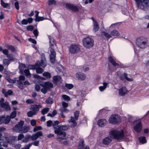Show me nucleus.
<instances>
[{"instance_id": "18", "label": "nucleus", "mask_w": 149, "mask_h": 149, "mask_svg": "<svg viewBox=\"0 0 149 149\" xmlns=\"http://www.w3.org/2000/svg\"><path fill=\"white\" fill-rule=\"evenodd\" d=\"M66 7L74 12H77L78 10V9L77 6L69 3L66 4Z\"/></svg>"}, {"instance_id": "19", "label": "nucleus", "mask_w": 149, "mask_h": 149, "mask_svg": "<svg viewBox=\"0 0 149 149\" xmlns=\"http://www.w3.org/2000/svg\"><path fill=\"white\" fill-rule=\"evenodd\" d=\"M118 75L119 76L120 79L122 81H123L124 80V77L127 81H133V79L128 77L127 76V74L125 73H124L123 74L124 77H123L122 75H120L119 74H118Z\"/></svg>"}, {"instance_id": "58", "label": "nucleus", "mask_w": 149, "mask_h": 149, "mask_svg": "<svg viewBox=\"0 0 149 149\" xmlns=\"http://www.w3.org/2000/svg\"><path fill=\"white\" fill-rule=\"evenodd\" d=\"M46 102L47 103L49 104H51L53 102L52 100L50 98H47L46 100Z\"/></svg>"}, {"instance_id": "2", "label": "nucleus", "mask_w": 149, "mask_h": 149, "mask_svg": "<svg viewBox=\"0 0 149 149\" xmlns=\"http://www.w3.org/2000/svg\"><path fill=\"white\" fill-rule=\"evenodd\" d=\"M110 135L113 138L118 141L122 140L124 136V132L123 130L112 131L110 132Z\"/></svg>"}, {"instance_id": "14", "label": "nucleus", "mask_w": 149, "mask_h": 149, "mask_svg": "<svg viewBox=\"0 0 149 149\" xmlns=\"http://www.w3.org/2000/svg\"><path fill=\"white\" fill-rule=\"evenodd\" d=\"M136 125L134 127V130L137 132H140L141 130L142 126L141 122L140 120L136 121Z\"/></svg>"}, {"instance_id": "16", "label": "nucleus", "mask_w": 149, "mask_h": 149, "mask_svg": "<svg viewBox=\"0 0 149 149\" xmlns=\"http://www.w3.org/2000/svg\"><path fill=\"white\" fill-rule=\"evenodd\" d=\"M91 19L93 21V31L95 32L98 31L99 28L98 24L97 22L95 20V19L93 17H92Z\"/></svg>"}, {"instance_id": "22", "label": "nucleus", "mask_w": 149, "mask_h": 149, "mask_svg": "<svg viewBox=\"0 0 149 149\" xmlns=\"http://www.w3.org/2000/svg\"><path fill=\"white\" fill-rule=\"evenodd\" d=\"M1 107L6 111H9L11 110V108L9 105V103L8 102H5L2 106L1 105Z\"/></svg>"}, {"instance_id": "26", "label": "nucleus", "mask_w": 149, "mask_h": 149, "mask_svg": "<svg viewBox=\"0 0 149 149\" xmlns=\"http://www.w3.org/2000/svg\"><path fill=\"white\" fill-rule=\"evenodd\" d=\"M49 43H50V47L51 48H55L56 47V44L54 42V39L50 37L49 38Z\"/></svg>"}, {"instance_id": "20", "label": "nucleus", "mask_w": 149, "mask_h": 149, "mask_svg": "<svg viewBox=\"0 0 149 149\" xmlns=\"http://www.w3.org/2000/svg\"><path fill=\"white\" fill-rule=\"evenodd\" d=\"M127 92L126 88L125 87H123L119 90V94L120 96L125 95Z\"/></svg>"}, {"instance_id": "17", "label": "nucleus", "mask_w": 149, "mask_h": 149, "mask_svg": "<svg viewBox=\"0 0 149 149\" xmlns=\"http://www.w3.org/2000/svg\"><path fill=\"white\" fill-rule=\"evenodd\" d=\"M42 106L40 104L38 105L36 104H33L31 106V109L35 113L39 110V109L42 107Z\"/></svg>"}, {"instance_id": "57", "label": "nucleus", "mask_w": 149, "mask_h": 149, "mask_svg": "<svg viewBox=\"0 0 149 149\" xmlns=\"http://www.w3.org/2000/svg\"><path fill=\"white\" fill-rule=\"evenodd\" d=\"M43 88L41 89V91L43 93L45 94L46 93L48 89L46 88L45 86H42Z\"/></svg>"}, {"instance_id": "60", "label": "nucleus", "mask_w": 149, "mask_h": 149, "mask_svg": "<svg viewBox=\"0 0 149 149\" xmlns=\"http://www.w3.org/2000/svg\"><path fill=\"white\" fill-rule=\"evenodd\" d=\"M122 13L123 14L126 15H128L129 14V12L128 10L126 9H125L124 10H122Z\"/></svg>"}, {"instance_id": "13", "label": "nucleus", "mask_w": 149, "mask_h": 149, "mask_svg": "<svg viewBox=\"0 0 149 149\" xmlns=\"http://www.w3.org/2000/svg\"><path fill=\"white\" fill-rule=\"evenodd\" d=\"M76 78L78 80L83 81L85 79L86 75L83 73L78 72L75 74Z\"/></svg>"}, {"instance_id": "25", "label": "nucleus", "mask_w": 149, "mask_h": 149, "mask_svg": "<svg viewBox=\"0 0 149 149\" xmlns=\"http://www.w3.org/2000/svg\"><path fill=\"white\" fill-rule=\"evenodd\" d=\"M41 86H45L48 89L49 88H52L53 87V84L49 81L45 82Z\"/></svg>"}, {"instance_id": "59", "label": "nucleus", "mask_w": 149, "mask_h": 149, "mask_svg": "<svg viewBox=\"0 0 149 149\" xmlns=\"http://www.w3.org/2000/svg\"><path fill=\"white\" fill-rule=\"evenodd\" d=\"M41 129H42L41 127L40 126H36L34 128L33 131L34 132H35L38 130H41Z\"/></svg>"}, {"instance_id": "47", "label": "nucleus", "mask_w": 149, "mask_h": 149, "mask_svg": "<svg viewBox=\"0 0 149 149\" xmlns=\"http://www.w3.org/2000/svg\"><path fill=\"white\" fill-rule=\"evenodd\" d=\"M57 113V111L56 110H54L52 113H49L47 115V116L53 117Z\"/></svg>"}, {"instance_id": "48", "label": "nucleus", "mask_w": 149, "mask_h": 149, "mask_svg": "<svg viewBox=\"0 0 149 149\" xmlns=\"http://www.w3.org/2000/svg\"><path fill=\"white\" fill-rule=\"evenodd\" d=\"M24 72L27 77H29L31 76V74L30 73L28 69H25L24 70Z\"/></svg>"}, {"instance_id": "9", "label": "nucleus", "mask_w": 149, "mask_h": 149, "mask_svg": "<svg viewBox=\"0 0 149 149\" xmlns=\"http://www.w3.org/2000/svg\"><path fill=\"white\" fill-rule=\"evenodd\" d=\"M136 44L137 46L141 48H143L146 47V42L144 40V38L143 37L137 38Z\"/></svg>"}, {"instance_id": "7", "label": "nucleus", "mask_w": 149, "mask_h": 149, "mask_svg": "<svg viewBox=\"0 0 149 149\" xmlns=\"http://www.w3.org/2000/svg\"><path fill=\"white\" fill-rule=\"evenodd\" d=\"M68 49L69 51L71 54H75L79 51L80 47L79 45L74 43L70 45Z\"/></svg>"}, {"instance_id": "11", "label": "nucleus", "mask_w": 149, "mask_h": 149, "mask_svg": "<svg viewBox=\"0 0 149 149\" xmlns=\"http://www.w3.org/2000/svg\"><path fill=\"white\" fill-rule=\"evenodd\" d=\"M53 82L54 84L59 86L62 83L63 80L61 76L56 75L53 77Z\"/></svg>"}, {"instance_id": "53", "label": "nucleus", "mask_w": 149, "mask_h": 149, "mask_svg": "<svg viewBox=\"0 0 149 149\" xmlns=\"http://www.w3.org/2000/svg\"><path fill=\"white\" fill-rule=\"evenodd\" d=\"M32 145V143H29L28 144L25 145L24 147L22 148L21 149H29Z\"/></svg>"}, {"instance_id": "64", "label": "nucleus", "mask_w": 149, "mask_h": 149, "mask_svg": "<svg viewBox=\"0 0 149 149\" xmlns=\"http://www.w3.org/2000/svg\"><path fill=\"white\" fill-rule=\"evenodd\" d=\"M36 122L34 120H32L31 121V124L33 126H35L36 125Z\"/></svg>"}, {"instance_id": "40", "label": "nucleus", "mask_w": 149, "mask_h": 149, "mask_svg": "<svg viewBox=\"0 0 149 149\" xmlns=\"http://www.w3.org/2000/svg\"><path fill=\"white\" fill-rule=\"evenodd\" d=\"M46 19L45 18L43 17H39L38 16L36 17L35 18V20L36 22H39L40 21H42L44 19Z\"/></svg>"}, {"instance_id": "54", "label": "nucleus", "mask_w": 149, "mask_h": 149, "mask_svg": "<svg viewBox=\"0 0 149 149\" xmlns=\"http://www.w3.org/2000/svg\"><path fill=\"white\" fill-rule=\"evenodd\" d=\"M84 141H82L78 145L79 149H83L84 147Z\"/></svg>"}, {"instance_id": "3", "label": "nucleus", "mask_w": 149, "mask_h": 149, "mask_svg": "<svg viewBox=\"0 0 149 149\" xmlns=\"http://www.w3.org/2000/svg\"><path fill=\"white\" fill-rule=\"evenodd\" d=\"M102 35L107 38H109L113 37H118L120 38L123 37V36L120 32L115 29L111 31L110 34L105 32H102Z\"/></svg>"}, {"instance_id": "44", "label": "nucleus", "mask_w": 149, "mask_h": 149, "mask_svg": "<svg viewBox=\"0 0 149 149\" xmlns=\"http://www.w3.org/2000/svg\"><path fill=\"white\" fill-rule=\"evenodd\" d=\"M36 113L33 111L32 110L29 111L27 113V115L29 117H32L33 115H35Z\"/></svg>"}, {"instance_id": "43", "label": "nucleus", "mask_w": 149, "mask_h": 149, "mask_svg": "<svg viewBox=\"0 0 149 149\" xmlns=\"http://www.w3.org/2000/svg\"><path fill=\"white\" fill-rule=\"evenodd\" d=\"M10 118H11L9 116H7L6 117V118H5L4 123L5 124L8 123L10 121Z\"/></svg>"}, {"instance_id": "35", "label": "nucleus", "mask_w": 149, "mask_h": 149, "mask_svg": "<svg viewBox=\"0 0 149 149\" xmlns=\"http://www.w3.org/2000/svg\"><path fill=\"white\" fill-rule=\"evenodd\" d=\"M5 47L8 49L11 50L12 52H14L15 51L14 47L12 45H6Z\"/></svg>"}, {"instance_id": "1", "label": "nucleus", "mask_w": 149, "mask_h": 149, "mask_svg": "<svg viewBox=\"0 0 149 149\" xmlns=\"http://www.w3.org/2000/svg\"><path fill=\"white\" fill-rule=\"evenodd\" d=\"M59 123L58 121H55L52 124V125L54 126V133L57 135H62L65 137L66 136V134L63 130H65L68 128V126L67 125H58L54 127L55 125H57Z\"/></svg>"}, {"instance_id": "42", "label": "nucleus", "mask_w": 149, "mask_h": 149, "mask_svg": "<svg viewBox=\"0 0 149 149\" xmlns=\"http://www.w3.org/2000/svg\"><path fill=\"white\" fill-rule=\"evenodd\" d=\"M48 4L49 6H51L53 5H56V2L55 0H48Z\"/></svg>"}, {"instance_id": "37", "label": "nucleus", "mask_w": 149, "mask_h": 149, "mask_svg": "<svg viewBox=\"0 0 149 149\" xmlns=\"http://www.w3.org/2000/svg\"><path fill=\"white\" fill-rule=\"evenodd\" d=\"M29 130V127L26 126H22L21 133H26L28 132Z\"/></svg>"}, {"instance_id": "10", "label": "nucleus", "mask_w": 149, "mask_h": 149, "mask_svg": "<svg viewBox=\"0 0 149 149\" xmlns=\"http://www.w3.org/2000/svg\"><path fill=\"white\" fill-rule=\"evenodd\" d=\"M24 123L23 121L21 120L13 128V130L17 132H21Z\"/></svg>"}, {"instance_id": "55", "label": "nucleus", "mask_w": 149, "mask_h": 149, "mask_svg": "<svg viewBox=\"0 0 149 149\" xmlns=\"http://www.w3.org/2000/svg\"><path fill=\"white\" fill-rule=\"evenodd\" d=\"M10 60L6 59L3 60V62L4 64L8 65L10 63Z\"/></svg>"}, {"instance_id": "63", "label": "nucleus", "mask_w": 149, "mask_h": 149, "mask_svg": "<svg viewBox=\"0 0 149 149\" xmlns=\"http://www.w3.org/2000/svg\"><path fill=\"white\" fill-rule=\"evenodd\" d=\"M2 51L3 52V53L6 55V56L8 54V50L7 49H3V50Z\"/></svg>"}, {"instance_id": "5", "label": "nucleus", "mask_w": 149, "mask_h": 149, "mask_svg": "<svg viewBox=\"0 0 149 149\" xmlns=\"http://www.w3.org/2000/svg\"><path fill=\"white\" fill-rule=\"evenodd\" d=\"M136 3L138 8L140 9H144L147 7H149V0H134Z\"/></svg>"}, {"instance_id": "45", "label": "nucleus", "mask_w": 149, "mask_h": 149, "mask_svg": "<svg viewBox=\"0 0 149 149\" xmlns=\"http://www.w3.org/2000/svg\"><path fill=\"white\" fill-rule=\"evenodd\" d=\"M17 114V113L15 111H14L11 113L10 116V117L11 118H15Z\"/></svg>"}, {"instance_id": "6", "label": "nucleus", "mask_w": 149, "mask_h": 149, "mask_svg": "<svg viewBox=\"0 0 149 149\" xmlns=\"http://www.w3.org/2000/svg\"><path fill=\"white\" fill-rule=\"evenodd\" d=\"M121 122V119L120 117L116 114L111 115L109 119V123L113 124L119 123Z\"/></svg>"}, {"instance_id": "12", "label": "nucleus", "mask_w": 149, "mask_h": 149, "mask_svg": "<svg viewBox=\"0 0 149 149\" xmlns=\"http://www.w3.org/2000/svg\"><path fill=\"white\" fill-rule=\"evenodd\" d=\"M50 60L52 63H54L55 61L56 53V52L53 48H51L50 50Z\"/></svg>"}, {"instance_id": "29", "label": "nucleus", "mask_w": 149, "mask_h": 149, "mask_svg": "<svg viewBox=\"0 0 149 149\" xmlns=\"http://www.w3.org/2000/svg\"><path fill=\"white\" fill-rule=\"evenodd\" d=\"M109 61L114 66H117L119 65V64L118 63H116L114 59L111 56L109 57Z\"/></svg>"}, {"instance_id": "33", "label": "nucleus", "mask_w": 149, "mask_h": 149, "mask_svg": "<svg viewBox=\"0 0 149 149\" xmlns=\"http://www.w3.org/2000/svg\"><path fill=\"white\" fill-rule=\"evenodd\" d=\"M139 140L140 142L142 144L146 143L147 142L146 137L143 136L139 137Z\"/></svg>"}, {"instance_id": "51", "label": "nucleus", "mask_w": 149, "mask_h": 149, "mask_svg": "<svg viewBox=\"0 0 149 149\" xmlns=\"http://www.w3.org/2000/svg\"><path fill=\"white\" fill-rule=\"evenodd\" d=\"M80 113L79 111H77L74 113V117L75 118V120H77L79 117V115Z\"/></svg>"}, {"instance_id": "61", "label": "nucleus", "mask_w": 149, "mask_h": 149, "mask_svg": "<svg viewBox=\"0 0 149 149\" xmlns=\"http://www.w3.org/2000/svg\"><path fill=\"white\" fill-rule=\"evenodd\" d=\"M39 143V141L38 140H36L33 143H32L34 146H38Z\"/></svg>"}, {"instance_id": "46", "label": "nucleus", "mask_w": 149, "mask_h": 149, "mask_svg": "<svg viewBox=\"0 0 149 149\" xmlns=\"http://www.w3.org/2000/svg\"><path fill=\"white\" fill-rule=\"evenodd\" d=\"M65 86L67 88L69 89H71L73 87V85L72 84H66L65 85Z\"/></svg>"}, {"instance_id": "49", "label": "nucleus", "mask_w": 149, "mask_h": 149, "mask_svg": "<svg viewBox=\"0 0 149 149\" xmlns=\"http://www.w3.org/2000/svg\"><path fill=\"white\" fill-rule=\"evenodd\" d=\"M26 68V65L23 64H21L19 66V69L20 71L21 72H22L23 71L22 68Z\"/></svg>"}, {"instance_id": "15", "label": "nucleus", "mask_w": 149, "mask_h": 149, "mask_svg": "<svg viewBox=\"0 0 149 149\" xmlns=\"http://www.w3.org/2000/svg\"><path fill=\"white\" fill-rule=\"evenodd\" d=\"M42 132L41 131H38L35 134H33L32 135V140H36L39 137L42 136Z\"/></svg>"}, {"instance_id": "32", "label": "nucleus", "mask_w": 149, "mask_h": 149, "mask_svg": "<svg viewBox=\"0 0 149 149\" xmlns=\"http://www.w3.org/2000/svg\"><path fill=\"white\" fill-rule=\"evenodd\" d=\"M62 103L63 108L60 109L62 111H63V110L64 111H66L67 110V109L65 108L68 106V103L64 102H62Z\"/></svg>"}, {"instance_id": "28", "label": "nucleus", "mask_w": 149, "mask_h": 149, "mask_svg": "<svg viewBox=\"0 0 149 149\" xmlns=\"http://www.w3.org/2000/svg\"><path fill=\"white\" fill-rule=\"evenodd\" d=\"M57 139L58 141L63 145H66L68 143L67 141L65 139L62 138L60 136L57 137Z\"/></svg>"}, {"instance_id": "62", "label": "nucleus", "mask_w": 149, "mask_h": 149, "mask_svg": "<svg viewBox=\"0 0 149 149\" xmlns=\"http://www.w3.org/2000/svg\"><path fill=\"white\" fill-rule=\"evenodd\" d=\"M24 137V136L23 134H20L18 136L17 139L18 140H21Z\"/></svg>"}, {"instance_id": "27", "label": "nucleus", "mask_w": 149, "mask_h": 149, "mask_svg": "<svg viewBox=\"0 0 149 149\" xmlns=\"http://www.w3.org/2000/svg\"><path fill=\"white\" fill-rule=\"evenodd\" d=\"M77 120H75V118L73 117L72 116L70 117V119L69 121V123H72V124L71 125L72 127H74L77 125V123L76 122Z\"/></svg>"}, {"instance_id": "24", "label": "nucleus", "mask_w": 149, "mask_h": 149, "mask_svg": "<svg viewBox=\"0 0 149 149\" xmlns=\"http://www.w3.org/2000/svg\"><path fill=\"white\" fill-rule=\"evenodd\" d=\"M111 141V137L108 136L104 139L102 140V143L105 145L109 144Z\"/></svg>"}, {"instance_id": "30", "label": "nucleus", "mask_w": 149, "mask_h": 149, "mask_svg": "<svg viewBox=\"0 0 149 149\" xmlns=\"http://www.w3.org/2000/svg\"><path fill=\"white\" fill-rule=\"evenodd\" d=\"M103 85L99 87V89L101 91H103L108 86V83L106 82H104L103 84Z\"/></svg>"}, {"instance_id": "41", "label": "nucleus", "mask_w": 149, "mask_h": 149, "mask_svg": "<svg viewBox=\"0 0 149 149\" xmlns=\"http://www.w3.org/2000/svg\"><path fill=\"white\" fill-rule=\"evenodd\" d=\"M62 97L63 100L65 101H68L70 100V97L69 96L66 95H63Z\"/></svg>"}, {"instance_id": "34", "label": "nucleus", "mask_w": 149, "mask_h": 149, "mask_svg": "<svg viewBox=\"0 0 149 149\" xmlns=\"http://www.w3.org/2000/svg\"><path fill=\"white\" fill-rule=\"evenodd\" d=\"M40 64V62L38 61L36 64L35 65H28V68L30 69H36V68L38 65V64Z\"/></svg>"}, {"instance_id": "38", "label": "nucleus", "mask_w": 149, "mask_h": 149, "mask_svg": "<svg viewBox=\"0 0 149 149\" xmlns=\"http://www.w3.org/2000/svg\"><path fill=\"white\" fill-rule=\"evenodd\" d=\"M43 75L47 79H49L51 77V74L49 72H45L43 73Z\"/></svg>"}, {"instance_id": "23", "label": "nucleus", "mask_w": 149, "mask_h": 149, "mask_svg": "<svg viewBox=\"0 0 149 149\" xmlns=\"http://www.w3.org/2000/svg\"><path fill=\"white\" fill-rule=\"evenodd\" d=\"M2 93L6 97H7L8 95H12L13 92L10 90L6 91V89H3L2 90Z\"/></svg>"}, {"instance_id": "21", "label": "nucleus", "mask_w": 149, "mask_h": 149, "mask_svg": "<svg viewBox=\"0 0 149 149\" xmlns=\"http://www.w3.org/2000/svg\"><path fill=\"white\" fill-rule=\"evenodd\" d=\"M107 123V121L105 119H101L98 121V125L100 127H102L105 126Z\"/></svg>"}, {"instance_id": "8", "label": "nucleus", "mask_w": 149, "mask_h": 149, "mask_svg": "<svg viewBox=\"0 0 149 149\" xmlns=\"http://www.w3.org/2000/svg\"><path fill=\"white\" fill-rule=\"evenodd\" d=\"M46 65L45 58L44 57L41 60V61L40 62V64H38L36 68V72L38 74L42 73L43 71V70L42 68L40 67L41 66L43 68H44L46 66Z\"/></svg>"}, {"instance_id": "36", "label": "nucleus", "mask_w": 149, "mask_h": 149, "mask_svg": "<svg viewBox=\"0 0 149 149\" xmlns=\"http://www.w3.org/2000/svg\"><path fill=\"white\" fill-rule=\"evenodd\" d=\"M79 68L81 69V70L83 71L84 72L87 71L89 70V68L87 65L80 66Z\"/></svg>"}, {"instance_id": "52", "label": "nucleus", "mask_w": 149, "mask_h": 149, "mask_svg": "<svg viewBox=\"0 0 149 149\" xmlns=\"http://www.w3.org/2000/svg\"><path fill=\"white\" fill-rule=\"evenodd\" d=\"M5 119V116H2L0 117V125L4 123Z\"/></svg>"}, {"instance_id": "31", "label": "nucleus", "mask_w": 149, "mask_h": 149, "mask_svg": "<svg viewBox=\"0 0 149 149\" xmlns=\"http://www.w3.org/2000/svg\"><path fill=\"white\" fill-rule=\"evenodd\" d=\"M118 23H114L112 24L109 28L108 30V31H112L113 29H116L118 27Z\"/></svg>"}, {"instance_id": "39", "label": "nucleus", "mask_w": 149, "mask_h": 149, "mask_svg": "<svg viewBox=\"0 0 149 149\" xmlns=\"http://www.w3.org/2000/svg\"><path fill=\"white\" fill-rule=\"evenodd\" d=\"M1 5L4 8H7L9 6V4L5 3L3 0H1Z\"/></svg>"}, {"instance_id": "4", "label": "nucleus", "mask_w": 149, "mask_h": 149, "mask_svg": "<svg viewBox=\"0 0 149 149\" xmlns=\"http://www.w3.org/2000/svg\"><path fill=\"white\" fill-rule=\"evenodd\" d=\"M82 41L84 46L86 48L91 47L94 45V40L90 37L84 38Z\"/></svg>"}, {"instance_id": "56", "label": "nucleus", "mask_w": 149, "mask_h": 149, "mask_svg": "<svg viewBox=\"0 0 149 149\" xmlns=\"http://www.w3.org/2000/svg\"><path fill=\"white\" fill-rule=\"evenodd\" d=\"M7 57L9 58V60L10 61H11L13 60V55L12 54H8L7 56Z\"/></svg>"}, {"instance_id": "50", "label": "nucleus", "mask_w": 149, "mask_h": 149, "mask_svg": "<svg viewBox=\"0 0 149 149\" xmlns=\"http://www.w3.org/2000/svg\"><path fill=\"white\" fill-rule=\"evenodd\" d=\"M49 110V108H45L43 109L41 111L42 114L44 115L47 113Z\"/></svg>"}]
</instances>
